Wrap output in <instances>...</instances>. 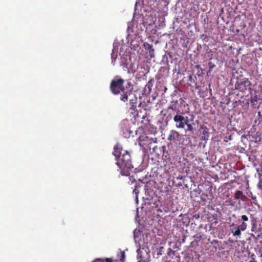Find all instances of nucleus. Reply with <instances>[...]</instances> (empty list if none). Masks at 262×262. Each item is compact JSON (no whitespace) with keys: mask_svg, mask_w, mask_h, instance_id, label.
<instances>
[{"mask_svg":"<svg viewBox=\"0 0 262 262\" xmlns=\"http://www.w3.org/2000/svg\"><path fill=\"white\" fill-rule=\"evenodd\" d=\"M120 100L126 102L129 100V110L135 111L137 107V98L132 90H127L124 94H121Z\"/></svg>","mask_w":262,"mask_h":262,"instance_id":"3","label":"nucleus"},{"mask_svg":"<svg viewBox=\"0 0 262 262\" xmlns=\"http://www.w3.org/2000/svg\"><path fill=\"white\" fill-rule=\"evenodd\" d=\"M261 262H262V259H261Z\"/></svg>","mask_w":262,"mask_h":262,"instance_id":"32","label":"nucleus"},{"mask_svg":"<svg viewBox=\"0 0 262 262\" xmlns=\"http://www.w3.org/2000/svg\"><path fill=\"white\" fill-rule=\"evenodd\" d=\"M180 135L175 130H171L168 136V140L171 142L177 143L180 140Z\"/></svg>","mask_w":262,"mask_h":262,"instance_id":"7","label":"nucleus"},{"mask_svg":"<svg viewBox=\"0 0 262 262\" xmlns=\"http://www.w3.org/2000/svg\"><path fill=\"white\" fill-rule=\"evenodd\" d=\"M118 57V52L117 51H115L114 50H113L112 53L111 54V58H112V63L114 65L115 61Z\"/></svg>","mask_w":262,"mask_h":262,"instance_id":"10","label":"nucleus"},{"mask_svg":"<svg viewBox=\"0 0 262 262\" xmlns=\"http://www.w3.org/2000/svg\"><path fill=\"white\" fill-rule=\"evenodd\" d=\"M246 229V225L244 223H242L239 225L233 223L230 225V230L233 235L234 236L241 237V231H244Z\"/></svg>","mask_w":262,"mask_h":262,"instance_id":"5","label":"nucleus"},{"mask_svg":"<svg viewBox=\"0 0 262 262\" xmlns=\"http://www.w3.org/2000/svg\"><path fill=\"white\" fill-rule=\"evenodd\" d=\"M219 243H220V242L216 239H214L212 242V244H214V245H219Z\"/></svg>","mask_w":262,"mask_h":262,"instance_id":"26","label":"nucleus"},{"mask_svg":"<svg viewBox=\"0 0 262 262\" xmlns=\"http://www.w3.org/2000/svg\"><path fill=\"white\" fill-rule=\"evenodd\" d=\"M208 66H209V70H212L215 67V65H214V64L213 63H212V62L210 61L208 63Z\"/></svg>","mask_w":262,"mask_h":262,"instance_id":"18","label":"nucleus"},{"mask_svg":"<svg viewBox=\"0 0 262 262\" xmlns=\"http://www.w3.org/2000/svg\"><path fill=\"white\" fill-rule=\"evenodd\" d=\"M257 187L259 189L262 190V179H260L257 184Z\"/></svg>","mask_w":262,"mask_h":262,"instance_id":"20","label":"nucleus"},{"mask_svg":"<svg viewBox=\"0 0 262 262\" xmlns=\"http://www.w3.org/2000/svg\"><path fill=\"white\" fill-rule=\"evenodd\" d=\"M151 140H152V141L154 142H156V139H155V140H154V139H152H152H151Z\"/></svg>","mask_w":262,"mask_h":262,"instance_id":"30","label":"nucleus"},{"mask_svg":"<svg viewBox=\"0 0 262 262\" xmlns=\"http://www.w3.org/2000/svg\"><path fill=\"white\" fill-rule=\"evenodd\" d=\"M234 195L235 199L236 200H244L245 198L243 192L240 190H236L235 192Z\"/></svg>","mask_w":262,"mask_h":262,"instance_id":"8","label":"nucleus"},{"mask_svg":"<svg viewBox=\"0 0 262 262\" xmlns=\"http://www.w3.org/2000/svg\"><path fill=\"white\" fill-rule=\"evenodd\" d=\"M251 85V82L249 80L248 78H245L240 81H238L235 83V89L238 90L241 92H244L247 90V87Z\"/></svg>","mask_w":262,"mask_h":262,"instance_id":"6","label":"nucleus"},{"mask_svg":"<svg viewBox=\"0 0 262 262\" xmlns=\"http://www.w3.org/2000/svg\"><path fill=\"white\" fill-rule=\"evenodd\" d=\"M128 73H135L136 71V68L134 63H131L128 69Z\"/></svg>","mask_w":262,"mask_h":262,"instance_id":"12","label":"nucleus"},{"mask_svg":"<svg viewBox=\"0 0 262 262\" xmlns=\"http://www.w3.org/2000/svg\"><path fill=\"white\" fill-rule=\"evenodd\" d=\"M194 217H195L196 219H198V218H199V214H198L197 215H194Z\"/></svg>","mask_w":262,"mask_h":262,"instance_id":"28","label":"nucleus"},{"mask_svg":"<svg viewBox=\"0 0 262 262\" xmlns=\"http://www.w3.org/2000/svg\"><path fill=\"white\" fill-rule=\"evenodd\" d=\"M148 46V49L149 50V52L150 53L151 51H154V49H152V47L151 45H149V44H148L147 45Z\"/></svg>","mask_w":262,"mask_h":262,"instance_id":"24","label":"nucleus"},{"mask_svg":"<svg viewBox=\"0 0 262 262\" xmlns=\"http://www.w3.org/2000/svg\"><path fill=\"white\" fill-rule=\"evenodd\" d=\"M113 155L117 161L116 164L121 169L120 173L122 176H128L130 170L133 168L131 157L127 150H123L122 145L116 144L114 147Z\"/></svg>","mask_w":262,"mask_h":262,"instance_id":"1","label":"nucleus"},{"mask_svg":"<svg viewBox=\"0 0 262 262\" xmlns=\"http://www.w3.org/2000/svg\"><path fill=\"white\" fill-rule=\"evenodd\" d=\"M185 125L187 126V129L185 130L186 134L187 132H190L191 134L194 133L195 129L191 124L189 123V122H187V124H185Z\"/></svg>","mask_w":262,"mask_h":262,"instance_id":"9","label":"nucleus"},{"mask_svg":"<svg viewBox=\"0 0 262 262\" xmlns=\"http://www.w3.org/2000/svg\"><path fill=\"white\" fill-rule=\"evenodd\" d=\"M118 256L119 257V260L121 262H124L125 257V252L124 251H120L118 254Z\"/></svg>","mask_w":262,"mask_h":262,"instance_id":"11","label":"nucleus"},{"mask_svg":"<svg viewBox=\"0 0 262 262\" xmlns=\"http://www.w3.org/2000/svg\"><path fill=\"white\" fill-rule=\"evenodd\" d=\"M239 221H242L243 222L242 223H244V224L246 225V227H247V224L246 223V222L249 221L248 216L246 215H242L241 216V220H239Z\"/></svg>","mask_w":262,"mask_h":262,"instance_id":"14","label":"nucleus"},{"mask_svg":"<svg viewBox=\"0 0 262 262\" xmlns=\"http://www.w3.org/2000/svg\"><path fill=\"white\" fill-rule=\"evenodd\" d=\"M127 85L129 86V87H130L131 86L130 82H127Z\"/></svg>","mask_w":262,"mask_h":262,"instance_id":"29","label":"nucleus"},{"mask_svg":"<svg viewBox=\"0 0 262 262\" xmlns=\"http://www.w3.org/2000/svg\"><path fill=\"white\" fill-rule=\"evenodd\" d=\"M188 81H190V82H193V83H195V80L193 79L192 75L189 76Z\"/></svg>","mask_w":262,"mask_h":262,"instance_id":"19","label":"nucleus"},{"mask_svg":"<svg viewBox=\"0 0 262 262\" xmlns=\"http://www.w3.org/2000/svg\"><path fill=\"white\" fill-rule=\"evenodd\" d=\"M124 82V80L122 78H118L117 77L114 78L111 82L110 86L111 92L114 95H118L121 92L122 93V94L125 93L126 91L123 86Z\"/></svg>","mask_w":262,"mask_h":262,"instance_id":"2","label":"nucleus"},{"mask_svg":"<svg viewBox=\"0 0 262 262\" xmlns=\"http://www.w3.org/2000/svg\"><path fill=\"white\" fill-rule=\"evenodd\" d=\"M260 93V94H262V86L259 85V90L255 91V93ZM259 100H262V95H259Z\"/></svg>","mask_w":262,"mask_h":262,"instance_id":"17","label":"nucleus"},{"mask_svg":"<svg viewBox=\"0 0 262 262\" xmlns=\"http://www.w3.org/2000/svg\"><path fill=\"white\" fill-rule=\"evenodd\" d=\"M251 231L252 232H254L255 233L256 232V227H255V225L254 224H253L252 228H251Z\"/></svg>","mask_w":262,"mask_h":262,"instance_id":"25","label":"nucleus"},{"mask_svg":"<svg viewBox=\"0 0 262 262\" xmlns=\"http://www.w3.org/2000/svg\"><path fill=\"white\" fill-rule=\"evenodd\" d=\"M168 109L171 110L172 111H175L176 110V106H174V104L170 105L169 106H168Z\"/></svg>","mask_w":262,"mask_h":262,"instance_id":"23","label":"nucleus"},{"mask_svg":"<svg viewBox=\"0 0 262 262\" xmlns=\"http://www.w3.org/2000/svg\"><path fill=\"white\" fill-rule=\"evenodd\" d=\"M259 95H257L256 93H255V95L253 96V100L254 101H257V100H259Z\"/></svg>","mask_w":262,"mask_h":262,"instance_id":"21","label":"nucleus"},{"mask_svg":"<svg viewBox=\"0 0 262 262\" xmlns=\"http://www.w3.org/2000/svg\"><path fill=\"white\" fill-rule=\"evenodd\" d=\"M196 241H200L201 239H202V236L201 235H196V236H195Z\"/></svg>","mask_w":262,"mask_h":262,"instance_id":"27","label":"nucleus"},{"mask_svg":"<svg viewBox=\"0 0 262 262\" xmlns=\"http://www.w3.org/2000/svg\"><path fill=\"white\" fill-rule=\"evenodd\" d=\"M137 252L138 253V262H145V260L143 259L142 255L140 254V249H138L137 250Z\"/></svg>","mask_w":262,"mask_h":262,"instance_id":"15","label":"nucleus"},{"mask_svg":"<svg viewBox=\"0 0 262 262\" xmlns=\"http://www.w3.org/2000/svg\"><path fill=\"white\" fill-rule=\"evenodd\" d=\"M202 139L204 140H208L209 137V133L208 131L205 129L202 132Z\"/></svg>","mask_w":262,"mask_h":262,"instance_id":"13","label":"nucleus"},{"mask_svg":"<svg viewBox=\"0 0 262 262\" xmlns=\"http://www.w3.org/2000/svg\"><path fill=\"white\" fill-rule=\"evenodd\" d=\"M175 255V251L172 250L171 248H168L167 250V255L169 257L174 256Z\"/></svg>","mask_w":262,"mask_h":262,"instance_id":"16","label":"nucleus"},{"mask_svg":"<svg viewBox=\"0 0 262 262\" xmlns=\"http://www.w3.org/2000/svg\"><path fill=\"white\" fill-rule=\"evenodd\" d=\"M137 186H136L135 188L133 190V193H135L136 195V198H137L138 194L139 193V190L137 189Z\"/></svg>","mask_w":262,"mask_h":262,"instance_id":"22","label":"nucleus"},{"mask_svg":"<svg viewBox=\"0 0 262 262\" xmlns=\"http://www.w3.org/2000/svg\"><path fill=\"white\" fill-rule=\"evenodd\" d=\"M173 120L177 128H184L187 122H189L188 117L183 116L179 111H177Z\"/></svg>","mask_w":262,"mask_h":262,"instance_id":"4","label":"nucleus"},{"mask_svg":"<svg viewBox=\"0 0 262 262\" xmlns=\"http://www.w3.org/2000/svg\"><path fill=\"white\" fill-rule=\"evenodd\" d=\"M260 257H262V253L260 254Z\"/></svg>","mask_w":262,"mask_h":262,"instance_id":"31","label":"nucleus"}]
</instances>
